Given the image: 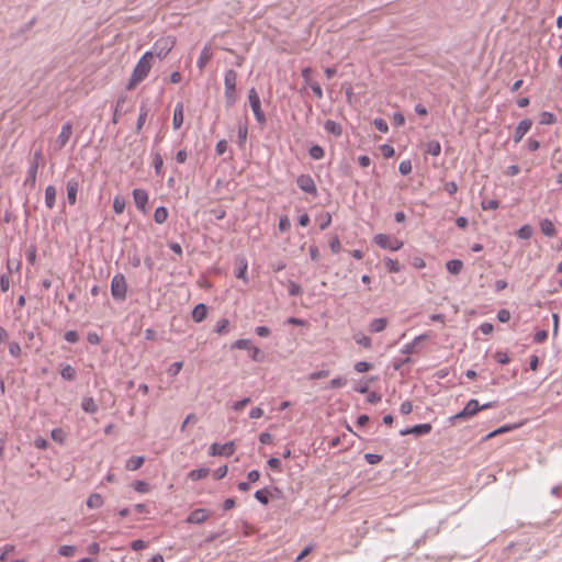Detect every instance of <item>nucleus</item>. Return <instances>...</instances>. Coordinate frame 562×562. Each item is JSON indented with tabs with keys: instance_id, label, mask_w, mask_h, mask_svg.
<instances>
[{
	"instance_id": "obj_1",
	"label": "nucleus",
	"mask_w": 562,
	"mask_h": 562,
	"mask_svg": "<svg viewBox=\"0 0 562 562\" xmlns=\"http://www.w3.org/2000/svg\"><path fill=\"white\" fill-rule=\"evenodd\" d=\"M153 67V53L146 52L137 61L132 76L128 80L126 88L128 90L135 89V87L145 80L150 72Z\"/></svg>"
},
{
	"instance_id": "obj_2",
	"label": "nucleus",
	"mask_w": 562,
	"mask_h": 562,
	"mask_svg": "<svg viewBox=\"0 0 562 562\" xmlns=\"http://www.w3.org/2000/svg\"><path fill=\"white\" fill-rule=\"evenodd\" d=\"M493 406H494V404L491 402L480 405L477 400H470L467 403V405L464 406V408L460 413L456 414L452 418L453 419H467V418L473 417L480 411L488 409V408H492Z\"/></svg>"
},
{
	"instance_id": "obj_3",
	"label": "nucleus",
	"mask_w": 562,
	"mask_h": 562,
	"mask_svg": "<svg viewBox=\"0 0 562 562\" xmlns=\"http://www.w3.org/2000/svg\"><path fill=\"white\" fill-rule=\"evenodd\" d=\"M236 82L237 72L229 69L225 72L224 85H225V99L228 105H233L236 101Z\"/></svg>"
},
{
	"instance_id": "obj_4",
	"label": "nucleus",
	"mask_w": 562,
	"mask_h": 562,
	"mask_svg": "<svg viewBox=\"0 0 562 562\" xmlns=\"http://www.w3.org/2000/svg\"><path fill=\"white\" fill-rule=\"evenodd\" d=\"M176 45V38L172 36H164L157 40L153 46V57L165 58Z\"/></svg>"
},
{
	"instance_id": "obj_5",
	"label": "nucleus",
	"mask_w": 562,
	"mask_h": 562,
	"mask_svg": "<svg viewBox=\"0 0 562 562\" xmlns=\"http://www.w3.org/2000/svg\"><path fill=\"white\" fill-rule=\"evenodd\" d=\"M373 241L379 247L386 249V250H391V251H397L404 245V243L401 239H398L394 236H391V235H386V234H376L373 237Z\"/></svg>"
},
{
	"instance_id": "obj_6",
	"label": "nucleus",
	"mask_w": 562,
	"mask_h": 562,
	"mask_svg": "<svg viewBox=\"0 0 562 562\" xmlns=\"http://www.w3.org/2000/svg\"><path fill=\"white\" fill-rule=\"evenodd\" d=\"M127 285L123 274H116L111 281V294L115 300L123 301L126 297Z\"/></svg>"
},
{
	"instance_id": "obj_7",
	"label": "nucleus",
	"mask_w": 562,
	"mask_h": 562,
	"mask_svg": "<svg viewBox=\"0 0 562 562\" xmlns=\"http://www.w3.org/2000/svg\"><path fill=\"white\" fill-rule=\"evenodd\" d=\"M248 99H249V103H250V106H251V110H252V112L255 114L256 120L259 123H265L266 122V116H265V113H263V111L261 109V102H260L259 94H258V92L256 91L255 88H251L249 90Z\"/></svg>"
},
{
	"instance_id": "obj_8",
	"label": "nucleus",
	"mask_w": 562,
	"mask_h": 562,
	"mask_svg": "<svg viewBox=\"0 0 562 562\" xmlns=\"http://www.w3.org/2000/svg\"><path fill=\"white\" fill-rule=\"evenodd\" d=\"M235 452L234 441H228L224 445L213 443L210 447V454L212 457L224 456L231 457Z\"/></svg>"
},
{
	"instance_id": "obj_9",
	"label": "nucleus",
	"mask_w": 562,
	"mask_h": 562,
	"mask_svg": "<svg viewBox=\"0 0 562 562\" xmlns=\"http://www.w3.org/2000/svg\"><path fill=\"white\" fill-rule=\"evenodd\" d=\"M297 187L310 194L316 195L317 194V188L315 184V181L310 175H300L296 179Z\"/></svg>"
},
{
	"instance_id": "obj_10",
	"label": "nucleus",
	"mask_w": 562,
	"mask_h": 562,
	"mask_svg": "<svg viewBox=\"0 0 562 562\" xmlns=\"http://www.w3.org/2000/svg\"><path fill=\"white\" fill-rule=\"evenodd\" d=\"M72 135V125L71 123H65L61 126V130L56 138V145L58 149H61L66 146Z\"/></svg>"
},
{
	"instance_id": "obj_11",
	"label": "nucleus",
	"mask_w": 562,
	"mask_h": 562,
	"mask_svg": "<svg viewBox=\"0 0 562 562\" xmlns=\"http://www.w3.org/2000/svg\"><path fill=\"white\" fill-rule=\"evenodd\" d=\"M133 199L136 207L142 212H146V205L148 203V193L143 189H135L133 191Z\"/></svg>"
},
{
	"instance_id": "obj_12",
	"label": "nucleus",
	"mask_w": 562,
	"mask_h": 562,
	"mask_svg": "<svg viewBox=\"0 0 562 562\" xmlns=\"http://www.w3.org/2000/svg\"><path fill=\"white\" fill-rule=\"evenodd\" d=\"M531 126H532L531 120L526 119V120L520 121L515 130L514 142L519 143L522 139V137L529 132Z\"/></svg>"
},
{
	"instance_id": "obj_13",
	"label": "nucleus",
	"mask_w": 562,
	"mask_h": 562,
	"mask_svg": "<svg viewBox=\"0 0 562 562\" xmlns=\"http://www.w3.org/2000/svg\"><path fill=\"white\" fill-rule=\"evenodd\" d=\"M67 200L70 205H75L77 203V193L79 190V183L76 179H69L67 181Z\"/></svg>"
},
{
	"instance_id": "obj_14",
	"label": "nucleus",
	"mask_w": 562,
	"mask_h": 562,
	"mask_svg": "<svg viewBox=\"0 0 562 562\" xmlns=\"http://www.w3.org/2000/svg\"><path fill=\"white\" fill-rule=\"evenodd\" d=\"M213 58V48L211 45H205L198 58L196 65L200 70H203L209 61Z\"/></svg>"
},
{
	"instance_id": "obj_15",
	"label": "nucleus",
	"mask_w": 562,
	"mask_h": 562,
	"mask_svg": "<svg viewBox=\"0 0 562 562\" xmlns=\"http://www.w3.org/2000/svg\"><path fill=\"white\" fill-rule=\"evenodd\" d=\"M430 431H431V425L430 424H419V425L413 426L412 428H407L405 430H401L400 434L402 436H406V435L422 436V435H427Z\"/></svg>"
},
{
	"instance_id": "obj_16",
	"label": "nucleus",
	"mask_w": 562,
	"mask_h": 562,
	"mask_svg": "<svg viewBox=\"0 0 562 562\" xmlns=\"http://www.w3.org/2000/svg\"><path fill=\"white\" fill-rule=\"evenodd\" d=\"M210 517V512L204 508H199L190 513L187 518L189 524H201Z\"/></svg>"
},
{
	"instance_id": "obj_17",
	"label": "nucleus",
	"mask_w": 562,
	"mask_h": 562,
	"mask_svg": "<svg viewBox=\"0 0 562 562\" xmlns=\"http://www.w3.org/2000/svg\"><path fill=\"white\" fill-rule=\"evenodd\" d=\"M183 112H184L183 103H181V102L177 103L175 106L173 116H172V127L175 130H179L182 126L183 121H184Z\"/></svg>"
},
{
	"instance_id": "obj_18",
	"label": "nucleus",
	"mask_w": 562,
	"mask_h": 562,
	"mask_svg": "<svg viewBox=\"0 0 562 562\" xmlns=\"http://www.w3.org/2000/svg\"><path fill=\"white\" fill-rule=\"evenodd\" d=\"M520 425L519 424H510V425H504L491 432H488L485 437H484V440H488V439H492L498 435H502V434H505V432H508V431H512V430H515L519 427Z\"/></svg>"
},
{
	"instance_id": "obj_19",
	"label": "nucleus",
	"mask_w": 562,
	"mask_h": 562,
	"mask_svg": "<svg viewBox=\"0 0 562 562\" xmlns=\"http://www.w3.org/2000/svg\"><path fill=\"white\" fill-rule=\"evenodd\" d=\"M56 188L54 186H47L45 189V205L52 210L56 203Z\"/></svg>"
},
{
	"instance_id": "obj_20",
	"label": "nucleus",
	"mask_w": 562,
	"mask_h": 562,
	"mask_svg": "<svg viewBox=\"0 0 562 562\" xmlns=\"http://www.w3.org/2000/svg\"><path fill=\"white\" fill-rule=\"evenodd\" d=\"M207 316V307L204 304H198L192 311V319L196 323H201Z\"/></svg>"
},
{
	"instance_id": "obj_21",
	"label": "nucleus",
	"mask_w": 562,
	"mask_h": 562,
	"mask_svg": "<svg viewBox=\"0 0 562 562\" xmlns=\"http://www.w3.org/2000/svg\"><path fill=\"white\" fill-rule=\"evenodd\" d=\"M386 325H387V319L386 318H384V317L374 318L369 324V330L371 333H380V331L385 329Z\"/></svg>"
},
{
	"instance_id": "obj_22",
	"label": "nucleus",
	"mask_w": 562,
	"mask_h": 562,
	"mask_svg": "<svg viewBox=\"0 0 562 562\" xmlns=\"http://www.w3.org/2000/svg\"><path fill=\"white\" fill-rule=\"evenodd\" d=\"M540 229L548 237H552L555 235L554 224L549 218H544L540 222Z\"/></svg>"
},
{
	"instance_id": "obj_23",
	"label": "nucleus",
	"mask_w": 562,
	"mask_h": 562,
	"mask_svg": "<svg viewBox=\"0 0 562 562\" xmlns=\"http://www.w3.org/2000/svg\"><path fill=\"white\" fill-rule=\"evenodd\" d=\"M42 158V154L41 151H36L34 154V161L32 162V166L30 168V171H29V180L31 181L32 184L35 183L36 181V173H37V168H38V160Z\"/></svg>"
},
{
	"instance_id": "obj_24",
	"label": "nucleus",
	"mask_w": 562,
	"mask_h": 562,
	"mask_svg": "<svg viewBox=\"0 0 562 562\" xmlns=\"http://www.w3.org/2000/svg\"><path fill=\"white\" fill-rule=\"evenodd\" d=\"M103 503V497L98 493H92L87 499V506L90 509L100 508Z\"/></svg>"
},
{
	"instance_id": "obj_25",
	"label": "nucleus",
	"mask_w": 562,
	"mask_h": 562,
	"mask_svg": "<svg viewBox=\"0 0 562 562\" xmlns=\"http://www.w3.org/2000/svg\"><path fill=\"white\" fill-rule=\"evenodd\" d=\"M145 462V458L142 456L132 457L126 461L125 468L128 471H135L139 469Z\"/></svg>"
},
{
	"instance_id": "obj_26",
	"label": "nucleus",
	"mask_w": 562,
	"mask_h": 562,
	"mask_svg": "<svg viewBox=\"0 0 562 562\" xmlns=\"http://www.w3.org/2000/svg\"><path fill=\"white\" fill-rule=\"evenodd\" d=\"M324 128L327 133L333 134L335 136H340L342 133L340 124L331 120H327L325 122Z\"/></svg>"
},
{
	"instance_id": "obj_27",
	"label": "nucleus",
	"mask_w": 562,
	"mask_h": 562,
	"mask_svg": "<svg viewBox=\"0 0 562 562\" xmlns=\"http://www.w3.org/2000/svg\"><path fill=\"white\" fill-rule=\"evenodd\" d=\"M209 473L210 470L207 468L195 469L188 473V477L192 481H199L205 479Z\"/></svg>"
},
{
	"instance_id": "obj_28",
	"label": "nucleus",
	"mask_w": 562,
	"mask_h": 562,
	"mask_svg": "<svg viewBox=\"0 0 562 562\" xmlns=\"http://www.w3.org/2000/svg\"><path fill=\"white\" fill-rule=\"evenodd\" d=\"M447 270L452 274H459L463 268V262L459 259L449 260L446 263Z\"/></svg>"
},
{
	"instance_id": "obj_29",
	"label": "nucleus",
	"mask_w": 562,
	"mask_h": 562,
	"mask_svg": "<svg viewBox=\"0 0 562 562\" xmlns=\"http://www.w3.org/2000/svg\"><path fill=\"white\" fill-rule=\"evenodd\" d=\"M238 265H239V267L236 271V277L238 279H241L245 283H247L248 282V277H247L248 263H247L246 259H240Z\"/></svg>"
},
{
	"instance_id": "obj_30",
	"label": "nucleus",
	"mask_w": 562,
	"mask_h": 562,
	"mask_svg": "<svg viewBox=\"0 0 562 562\" xmlns=\"http://www.w3.org/2000/svg\"><path fill=\"white\" fill-rule=\"evenodd\" d=\"M168 218V210L165 206H159L155 210L154 220L158 224H162Z\"/></svg>"
},
{
	"instance_id": "obj_31",
	"label": "nucleus",
	"mask_w": 562,
	"mask_h": 562,
	"mask_svg": "<svg viewBox=\"0 0 562 562\" xmlns=\"http://www.w3.org/2000/svg\"><path fill=\"white\" fill-rule=\"evenodd\" d=\"M426 151L432 156H439L441 153V145L437 140H430L427 143Z\"/></svg>"
},
{
	"instance_id": "obj_32",
	"label": "nucleus",
	"mask_w": 562,
	"mask_h": 562,
	"mask_svg": "<svg viewBox=\"0 0 562 562\" xmlns=\"http://www.w3.org/2000/svg\"><path fill=\"white\" fill-rule=\"evenodd\" d=\"M270 492L268 488L259 490L255 493V498L263 505L269 503Z\"/></svg>"
},
{
	"instance_id": "obj_33",
	"label": "nucleus",
	"mask_w": 562,
	"mask_h": 562,
	"mask_svg": "<svg viewBox=\"0 0 562 562\" xmlns=\"http://www.w3.org/2000/svg\"><path fill=\"white\" fill-rule=\"evenodd\" d=\"M532 227L529 224L522 225L517 231V236L521 239H529L532 236Z\"/></svg>"
},
{
	"instance_id": "obj_34",
	"label": "nucleus",
	"mask_w": 562,
	"mask_h": 562,
	"mask_svg": "<svg viewBox=\"0 0 562 562\" xmlns=\"http://www.w3.org/2000/svg\"><path fill=\"white\" fill-rule=\"evenodd\" d=\"M113 210L116 214H122L125 210V200L124 198L116 195L113 200Z\"/></svg>"
},
{
	"instance_id": "obj_35",
	"label": "nucleus",
	"mask_w": 562,
	"mask_h": 562,
	"mask_svg": "<svg viewBox=\"0 0 562 562\" xmlns=\"http://www.w3.org/2000/svg\"><path fill=\"white\" fill-rule=\"evenodd\" d=\"M81 407L87 413H95L97 412V405L92 397L83 398L81 403Z\"/></svg>"
},
{
	"instance_id": "obj_36",
	"label": "nucleus",
	"mask_w": 562,
	"mask_h": 562,
	"mask_svg": "<svg viewBox=\"0 0 562 562\" xmlns=\"http://www.w3.org/2000/svg\"><path fill=\"white\" fill-rule=\"evenodd\" d=\"M60 375L65 379V380H68V381H71L75 379L76 376V370L70 366V364H67L65 366L61 371H60Z\"/></svg>"
},
{
	"instance_id": "obj_37",
	"label": "nucleus",
	"mask_w": 562,
	"mask_h": 562,
	"mask_svg": "<svg viewBox=\"0 0 562 562\" xmlns=\"http://www.w3.org/2000/svg\"><path fill=\"white\" fill-rule=\"evenodd\" d=\"M384 263H385V267L387 269L389 272L391 273H396L401 270V266L398 263L397 260H394V259H391V258H386L384 260Z\"/></svg>"
},
{
	"instance_id": "obj_38",
	"label": "nucleus",
	"mask_w": 562,
	"mask_h": 562,
	"mask_svg": "<svg viewBox=\"0 0 562 562\" xmlns=\"http://www.w3.org/2000/svg\"><path fill=\"white\" fill-rule=\"evenodd\" d=\"M310 156L315 160H319L324 158L325 151L321 146L314 145L310 148Z\"/></svg>"
},
{
	"instance_id": "obj_39",
	"label": "nucleus",
	"mask_w": 562,
	"mask_h": 562,
	"mask_svg": "<svg viewBox=\"0 0 562 562\" xmlns=\"http://www.w3.org/2000/svg\"><path fill=\"white\" fill-rule=\"evenodd\" d=\"M329 248L333 254H338L341 250V243L337 235H334L329 238Z\"/></svg>"
},
{
	"instance_id": "obj_40",
	"label": "nucleus",
	"mask_w": 562,
	"mask_h": 562,
	"mask_svg": "<svg viewBox=\"0 0 562 562\" xmlns=\"http://www.w3.org/2000/svg\"><path fill=\"white\" fill-rule=\"evenodd\" d=\"M52 439L58 443H63L66 438V434L61 428H55L50 432Z\"/></svg>"
},
{
	"instance_id": "obj_41",
	"label": "nucleus",
	"mask_w": 562,
	"mask_h": 562,
	"mask_svg": "<svg viewBox=\"0 0 562 562\" xmlns=\"http://www.w3.org/2000/svg\"><path fill=\"white\" fill-rule=\"evenodd\" d=\"M353 368L358 373H364L372 369V364L367 361H358L355 363Z\"/></svg>"
},
{
	"instance_id": "obj_42",
	"label": "nucleus",
	"mask_w": 562,
	"mask_h": 562,
	"mask_svg": "<svg viewBox=\"0 0 562 562\" xmlns=\"http://www.w3.org/2000/svg\"><path fill=\"white\" fill-rule=\"evenodd\" d=\"M540 123L544 125H551L555 123V116L551 112H542L540 115Z\"/></svg>"
},
{
	"instance_id": "obj_43",
	"label": "nucleus",
	"mask_w": 562,
	"mask_h": 562,
	"mask_svg": "<svg viewBox=\"0 0 562 562\" xmlns=\"http://www.w3.org/2000/svg\"><path fill=\"white\" fill-rule=\"evenodd\" d=\"M228 326H229V321L227 318H222L217 322L215 331L218 335H223L227 331Z\"/></svg>"
},
{
	"instance_id": "obj_44",
	"label": "nucleus",
	"mask_w": 562,
	"mask_h": 562,
	"mask_svg": "<svg viewBox=\"0 0 562 562\" xmlns=\"http://www.w3.org/2000/svg\"><path fill=\"white\" fill-rule=\"evenodd\" d=\"M251 346L252 344L249 339H238L232 345V348L250 350Z\"/></svg>"
},
{
	"instance_id": "obj_45",
	"label": "nucleus",
	"mask_w": 562,
	"mask_h": 562,
	"mask_svg": "<svg viewBox=\"0 0 562 562\" xmlns=\"http://www.w3.org/2000/svg\"><path fill=\"white\" fill-rule=\"evenodd\" d=\"M133 488L138 493H147L149 492V484L145 481H135L133 483Z\"/></svg>"
},
{
	"instance_id": "obj_46",
	"label": "nucleus",
	"mask_w": 562,
	"mask_h": 562,
	"mask_svg": "<svg viewBox=\"0 0 562 562\" xmlns=\"http://www.w3.org/2000/svg\"><path fill=\"white\" fill-rule=\"evenodd\" d=\"M356 342L367 349L371 348V338L366 335H357Z\"/></svg>"
},
{
	"instance_id": "obj_47",
	"label": "nucleus",
	"mask_w": 562,
	"mask_h": 562,
	"mask_svg": "<svg viewBox=\"0 0 562 562\" xmlns=\"http://www.w3.org/2000/svg\"><path fill=\"white\" fill-rule=\"evenodd\" d=\"M58 552L63 557H72L76 553L75 546H60Z\"/></svg>"
},
{
	"instance_id": "obj_48",
	"label": "nucleus",
	"mask_w": 562,
	"mask_h": 562,
	"mask_svg": "<svg viewBox=\"0 0 562 562\" xmlns=\"http://www.w3.org/2000/svg\"><path fill=\"white\" fill-rule=\"evenodd\" d=\"M494 359L502 364H506L510 361L509 356L505 351H496L494 355Z\"/></svg>"
},
{
	"instance_id": "obj_49",
	"label": "nucleus",
	"mask_w": 562,
	"mask_h": 562,
	"mask_svg": "<svg viewBox=\"0 0 562 562\" xmlns=\"http://www.w3.org/2000/svg\"><path fill=\"white\" fill-rule=\"evenodd\" d=\"M183 367V362L182 361H176L173 362L169 369H168V373L171 375V376H176L182 369Z\"/></svg>"
},
{
	"instance_id": "obj_50",
	"label": "nucleus",
	"mask_w": 562,
	"mask_h": 562,
	"mask_svg": "<svg viewBox=\"0 0 562 562\" xmlns=\"http://www.w3.org/2000/svg\"><path fill=\"white\" fill-rule=\"evenodd\" d=\"M330 223H331V215H330V213L326 212L325 214H323L321 216L319 228L325 229L330 225Z\"/></svg>"
},
{
	"instance_id": "obj_51",
	"label": "nucleus",
	"mask_w": 562,
	"mask_h": 562,
	"mask_svg": "<svg viewBox=\"0 0 562 562\" xmlns=\"http://www.w3.org/2000/svg\"><path fill=\"white\" fill-rule=\"evenodd\" d=\"M398 170L402 175H408L412 171V162L411 160H403Z\"/></svg>"
},
{
	"instance_id": "obj_52",
	"label": "nucleus",
	"mask_w": 562,
	"mask_h": 562,
	"mask_svg": "<svg viewBox=\"0 0 562 562\" xmlns=\"http://www.w3.org/2000/svg\"><path fill=\"white\" fill-rule=\"evenodd\" d=\"M376 130H379L382 133H387L389 126L387 123L383 119H375L373 122Z\"/></svg>"
},
{
	"instance_id": "obj_53",
	"label": "nucleus",
	"mask_w": 562,
	"mask_h": 562,
	"mask_svg": "<svg viewBox=\"0 0 562 562\" xmlns=\"http://www.w3.org/2000/svg\"><path fill=\"white\" fill-rule=\"evenodd\" d=\"M346 385V380L341 376L335 378L330 380L329 387L331 389H339Z\"/></svg>"
},
{
	"instance_id": "obj_54",
	"label": "nucleus",
	"mask_w": 562,
	"mask_h": 562,
	"mask_svg": "<svg viewBox=\"0 0 562 562\" xmlns=\"http://www.w3.org/2000/svg\"><path fill=\"white\" fill-rule=\"evenodd\" d=\"M278 226L281 232H288L291 227V223H290V220L288 218V216H282L279 221Z\"/></svg>"
},
{
	"instance_id": "obj_55",
	"label": "nucleus",
	"mask_w": 562,
	"mask_h": 562,
	"mask_svg": "<svg viewBox=\"0 0 562 562\" xmlns=\"http://www.w3.org/2000/svg\"><path fill=\"white\" fill-rule=\"evenodd\" d=\"M497 319L502 323H507L510 319V312L508 310H499L497 313Z\"/></svg>"
},
{
	"instance_id": "obj_56",
	"label": "nucleus",
	"mask_w": 562,
	"mask_h": 562,
	"mask_svg": "<svg viewBox=\"0 0 562 562\" xmlns=\"http://www.w3.org/2000/svg\"><path fill=\"white\" fill-rule=\"evenodd\" d=\"M250 351H251L250 357H251V359L254 361H261L262 360V352H261V350L258 347L252 345L250 347Z\"/></svg>"
},
{
	"instance_id": "obj_57",
	"label": "nucleus",
	"mask_w": 562,
	"mask_h": 562,
	"mask_svg": "<svg viewBox=\"0 0 562 562\" xmlns=\"http://www.w3.org/2000/svg\"><path fill=\"white\" fill-rule=\"evenodd\" d=\"M329 371L328 370H319L312 372L308 376L310 380H318L328 376Z\"/></svg>"
},
{
	"instance_id": "obj_58",
	"label": "nucleus",
	"mask_w": 562,
	"mask_h": 562,
	"mask_svg": "<svg viewBox=\"0 0 562 562\" xmlns=\"http://www.w3.org/2000/svg\"><path fill=\"white\" fill-rule=\"evenodd\" d=\"M413 411V404L409 402V401H405L401 404L400 406V412L403 414V415H408L411 414Z\"/></svg>"
},
{
	"instance_id": "obj_59",
	"label": "nucleus",
	"mask_w": 562,
	"mask_h": 562,
	"mask_svg": "<svg viewBox=\"0 0 562 562\" xmlns=\"http://www.w3.org/2000/svg\"><path fill=\"white\" fill-rule=\"evenodd\" d=\"M499 206L498 201L496 200H488L482 202V209L483 210H496Z\"/></svg>"
},
{
	"instance_id": "obj_60",
	"label": "nucleus",
	"mask_w": 562,
	"mask_h": 562,
	"mask_svg": "<svg viewBox=\"0 0 562 562\" xmlns=\"http://www.w3.org/2000/svg\"><path fill=\"white\" fill-rule=\"evenodd\" d=\"M364 459L370 464H376L382 460V457L379 454H374V453H367L364 456Z\"/></svg>"
},
{
	"instance_id": "obj_61",
	"label": "nucleus",
	"mask_w": 562,
	"mask_h": 562,
	"mask_svg": "<svg viewBox=\"0 0 562 562\" xmlns=\"http://www.w3.org/2000/svg\"><path fill=\"white\" fill-rule=\"evenodd\" d=\"M548 338V331L547 330H538L533 340L538 344L543 342Z\"/></svg>"
},
{
	"instance_id": "obj_62",
	"label": "nucleus",
	"mask_w": 562,
	"mask_h": 562,
	"mask_svg": "<svg viewBox=\"0 0 562 562\" xmlns=\"http://www.w3.org/2000/svg\"><path fill=\"white\" fill-rule=\"evenodd\" d=\"M65 339L68 341V342H71V344H75L78 341L79 339V335L77 331L75 330H69L65 334Z\"/></svg>"
},
{
	"instance_id": "obj_63",
	"label": "nucleus",
	"mask_w": 562,
	"mask_h": 562,
	"mask_svg": "<svg viewBox=\"0 0 562 562\" xmlns=\"http://www.w3.org/2000/svg\"><path fill=\"white\" fill-rule=\"evenodd\" d=\"M268 465L274 471H281V461L278 458H270L268 460Z\"/></svg>"
},
{
	"instance_id": "obj_64",
	"label": "nucleus",
	"mask_w": 562,
	"mask_h": 562,
	"mask_svg": "<svg viewBox=\"0 0 562 562\" xmlns=\"http://www.w3.org/2000/svg\"><path fill=\"white\" fill-rule=\"evenodd\" d=\"M215 150L216 154L220 156L225 154V151L227 150V142L225 139L217 142Z\"/></svg>"
}]
</instances>
